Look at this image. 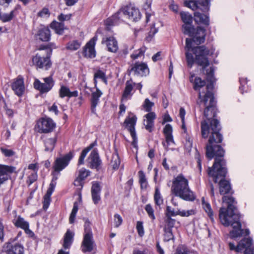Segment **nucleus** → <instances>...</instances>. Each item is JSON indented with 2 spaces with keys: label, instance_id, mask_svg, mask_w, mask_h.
Instances as JSON below:
<instances>
[{
  "label": "nucleus",
  "instance_id": "f257e3e1",
  "mask_svg": "<svg viewBox=\"0 0 254 254\" xmlns=\"http://www.w3.org/2000/svg\"><path fill=\"white\" fill-rule=\"evenodd\" d=\"M220 125L216 119L210 121V128L206 121L201 123V131L202 136L206 138L211 130V135L208 140V144L206 146V156L209 159H212L215 156V162L212 167L208 169V174L211 177L213 181L219 182V191L221 194H225L230 192L231 186L229 181L223 180L227 173L226 162L222 158L225 151L220 145L215 144L221 143L223 140V136L219 132Z\"/></svg>",
  "mask_w": 254,
  "mask_h": 254
},
{
  "label": "nucleus",
  "instance_id": "f03ea898",
  "mask_svg": "<svg viewBox=\"0 0 254 254\" xmlns=\"http://www.w3.org/2000/svg\"><path fill=\"white\" fill-rule=\"evenodd\" d=\"M203 68V72L206 74V79L210 83L205 87V90H201L205 85V81L200 77H196L194 74L190 73V81L193 84V88L199 92L198 99L197 104L200 107H205L204 116L209 119V117H215V101L214 95L212 92L213 88V83L215 81L214 76V68L212 66L209 68Z\"/></svg>",
  "mask_w": 254,
  "mask_h": 254
},
{
  "label": "nucleus",
  "instance_id": "7ed1b4c3",
  "mask_svg": "<svg viewBox=\"0 0 254 254\" xmlns=\"http://www.w3.org/2000/svg\"><path fill=\"white\" fill-rule=\"evenodd\" d=\"M223 202L227 204V207H222L220 209L219 216L220 222L225 226H231L233 227V230L230 232V237L236 239L242 236L243 230L240 222V216L235 211V199L232 196H224Z\"/></svg>",
  "mask_w": 254,
  "mask_h": 254
},
{
  "label": "nucleus",
  "instance_id": "20e7f679",
  "mask_svg": "<svg viewBox=\"0 0 254 254\" xmlns=\"http://www.w3.org/2000/svg\"><path fill=\"white\" fill-rule=\"evenodd\" d=\"M185 49L186 60L188 65L191 67L195 61V63L202 67H206L209 64L208 57H217L218 53L215 52L213 47L207 48L204 46L193 48L191 39H186Z\"/></svg>",
  "mask_w": 254,
  "mask_h": 254
},
{
  "label": "nucleus",
  "instance_id": "39448f33",
  "mask_svg": "<svg viewBox=\"0 0 254 254\" xmlns=\"http://www.w3.org/2000/svg\"><path fill=\"white\" fill-rule=\"evenodd\" d=\"M171 190L175 196L184 200L193 201L196 199L194 192L189 187V180L182 174L174 178Z\"/></svg>",
  "mask_w": 254,
  "mask_h": 254
},
{
  "label": "nucleus",
  "instance_id": "423d86ee",
  "mask_svg": "<svg viewBox=\"0 0 254 254\" xmlns=\"http://www.w3.org/2000/svg\"><path fill=\"white\" fill-rule=\"evenodd\" d=\"M140 18L139 10L132 5L129 4L122 6L117 13L108 18L105 23L106 25L112 26L118 24L127 19L132 21H137Z\"/></svg>",
  "mask_w": 254,
  "mask_h": 254
},
{
  "label": "nucleus",
  "instance_id": "0eeeda50",
  "mask_svg": "<svg viewBox=\"0 0 254 254\" xmlns=\"http://www.w3.org/2000/svg\"><path fill=\"white\" fill-rule=\"evenodd\" d=\"M137 121V117L131 112H129L128 116L126 117L124 125L125 128L130 132L132 138V144L134 147L136 148L137 145V137L136 136L135 126Z\"/></svg>",
  "mask_w": 254,
  "mask_h": 254
},
{
  "label": "nucleus",
  "instance_id": "6e6552de",
  "mask_svg": "<svg viewBox=\"0 0 254 254\" xmlns=\"http://www.w3.org/2000/svg\"><path fill=\"white\" fill-rule=\"evenodd\" d=\"M43 82L39 79H35L33 83L35 89L42 94L49 92L55 85V81L51 76L43 78Z\"/></svg>",
  "mask_w": 254,
  "mask_h": 254
},
{
  "label": "nucleus",
  "instance_id": "1a4fd4ad",
  "mask_svg": "<svg viewBox=\"0 0 254 254\" xmlns=\"http://www.w3.org/2000/svg\"><path fill=\"white\" fill-rule=\"evenodd\" d=\"M36 127L38 132L47 133L54 130L56 127V124L52 119L46 117L39 120Z\"/></svg>",
  "mask_w": 254,
  "mask_h": 254
},
{
  "label": "nucleus",
  "instance_id": "9d476101",
  "mask_svg": "<svg viewBox=\"0 0 254 254\" xmlns=\"http://www.w3.org/2000/svg\"><path fill=\"white\" fill-rule=\"evenodd\" d=\"M184 5L193 10H200L206 12L209 9V0H185Z\"/></svg>",
  "mask_w": 254,
  "mask_h": 254
},
{
  "label": "nucleus",
  "instance_id": "9b49d317",
  "mask_svg": "<svg viewBox=\"0 0 254 254\" xmlns=\"http://www.w3.org/2000/svg\"><path fill=\"white\" fill-rule=\"evenodd\" d=\"M188 35L192 38L191 39L192 44L194 43L196 45H199L205 41L206 30L200 26H198L196 29L193 26L190 34Z\"/></svg>",
  "mask_w": 254,
  "mask_h": 254
},
{
  "label": "nucleus",
  "instance_id": "f8f14e48",
  "mask_svg": "<svg viewBox=\"0 0 254 254\" xmlns=\"http://www.w3.org/2000/svg\"><path fill=\"white\" fill-rule=\"evenodd\" d=\"M97 39V36H94L83 48L82 54L85 58L92 59L96 57L95 47Z\"/></svg>",
  "mask_w": 254,
  "mask_h": 254
},
{
  "label": "nucleus",
  "instance_id": "ddd939ff",
  "mask_svg": "<svg viewBox=\"0 0 254 254\" xmlns=\"http://www.w3.org/2000/svg\"><path fill=\"white\" fill-rule=\"evenodd\" d=\"M73 156V153L70 152L62 157L57 158L54 163V170L59 172L64 170L68 165Z\"/></svg>",
  "mask_w": 254,
  "mask_h": 254
},
{
  "label": "nucleus",
  "instance_id": "4468645a",
  "mask_svg": "<svg viewBox=\"0 0 254 254\" xmlns=\"http://www.w3.org/2000/svg\"><path fill=\"white\" fill-rule=\"evenodd\" d=\"M181 18L184 24L183 25V30L185 34L190 35L192 29V17L188 12H181L180 13Z\"/></svg>",
  "mask_w": 254,
  "mask_h": 254
},
{
  "label": "nucleus",
  "instance_id": "2eb2a0df",
  "mask_svg": "<svg viewBox=\"0 0 254 254\" xmlns=\"http://www.w3.org/2000/svg\"><path fill=\"white\" fill-rule=\"evenodd\" d=\"M32 63L37 67L40 68H45V69H48L51 65V63L49 57H42L38 54L33 57Z\"/></svg>",
  "mask_w": 254,
  "mask_h": 254
},
{
  "label": "nucleus",
  "instance_id": "dca6fc26",
  "mask_svg": "<svg viewBox=\"0 0 254 254\" xmlns=\"http://www.w3.org/2000/svg\"><path fill=\"white\" fill-rule=\"evenodd\" d=\"M15 171L16 168L14 166L0 164V186L8 180L10 175Z\"/></svg>",
  "mask_w": 254,
  "mask_h": 254
},
{
  "label": "nucleus",
  "instance_id": "f3484780",
  "mask_svg": "<svg viewBox=\"0 0 254 254\" xmlns=\"http://www.w3.org/2000/svg\"><path fill=\"white\" fill-rule=\"evenodd\" d=\"M172 132L173 128L172 126L170 124H167L163 129V133L165 137V141L162 142L163 146L166 149L169 146L175 144Z\"/></svg>",
  "mask_w": 254,
  "mask_h": 254
},
{
  "label": "nucleus",
  "instance_id": "a211bd4d",
  "mask_svg": "<svg viewBox=\"0 0 254 254\" xmlns=\"http://www.w3.org/2000/svg\"><path fill=\"white\" fill-rule=\"evenodd\" d=\"M11 88L17 96L21 97L25 91L23 78L21 76H18L12 83Z\"/></svg>",
  "mask_w": 254,
  "mask_h": 254
},
{
  "label": "nucleus",
  "instance_id": "6ab92c4d",
  "mask_svg": "<svg viewBox=\"0 0 254 254\" xmlns=\"http://www.w3.org/2000/svg\"><path fill=\"white\" fill-rule=\"evenodd\" d=\"M74 234L73 232L68 230L64 236L63 247L64 250L61 249L60 250L58 254H69L68 251L67 249H69L73 240Z\"/></svg>",
  "mask_w": 254,
  "mask_h": 254
},
{
  "label": "nucleus",
  "instance_id": "aec40b11",
  "mask_svg": "<svg viewBox=\"0 0 254 254\" xmlns=\"http://www.w3.org/2000/svg\"><path fill=\"white\" fill-rule=\"evenodd\" d=\"M131 71L134 74L143 76L149 73V68L146 64L137 62L132 65Z\"/></svg>",
  "mask_w": 254,
  "mask_h": 254
},
{
  "label": "nucleus",
  "instance_id": "412c9836",
  "mask_svg": "<svg viewBox=\"0 0 254 254\" xmlns=\"http://www.w3.org/2000/svg\"><path fill=\"white\" fill-rule=\"evenodd\" d=\"M87 163L90 168L97 170L99 169L101 161L96 150H94L90 153L87 159Z\"/></svg>",
  "mask_w": 254,
  "mask_h": 254
},
{
  "label": "nucleus",
  "instance_id": "4be33fe9",
  "mask_svg": "<svg viewBox=\"0 0 254 254\" xmlns=\"http://www.w3.org/2000/svg\"><path fill=\"white\" fill-rule=\"evenodd\" d=\"M95 247L92 234L84 235V238L81 245V250L84 253L91 252Z\"/></svg>",
  "mask_w": 254,
  "mask_h": 254
},
{
  "label": "nucleus",
  "instance_id": "5701e85b",
  "mask_svg": "<svg viewBox=\"0 0 254 254\" xmlns=\"http://www.w3.org/2000/svg\"><path fill=\"white\" fill-rule=\"evenodd\" d=\"M14 225L17 228H20L27 234L32 233V232L29 229V224L23 218L20 216L16 217L13 221Z\"/></svg>",
  "mask_w": 254,
  "mask_h": 254
},
{
  "label": "nucleus",
  "instance_id": "b1692460",
  "mask_svg": "<svg viewBox=\"0 0 254 254\" xmlns=\"http://www.w3.org/2000/svg\"><path fill=\"white\" fill-rule=\"evenodd\" d=\"M102 42L106 45L109 52L116 53L118 50V42L113 36L103 38Z\"/></svg>",
  "mask_w": 254,
  "mask_h": 254
},
{
  "label": "nucleus",
  "instance_id": "393cba45",
  "mask_svg": "<svg viewBox=\"0 0 254 254\" xmlns=\"http://www.w3.org/2000/svg\"><path fill=\"white\" fill-rule=\"evenodd\" d=\"M96 91L92 93L91 110L92 113H96V108L99 103V98L103 94L102 91L96 87Z\"/></svg>",
  "mask_w": 254,
  "mask_h": 254
},
{
  "label": "nucleus",
  "instance_id": "a878e982",
  "mask_svg": "<svg viewBox=\"0 0 254 254\" xmlns=\"http://www.w3.org/2000/svg\"><path fill=\"white\" fill-rule=\"evenodd\" d=\"M6 248L7 249V254H24V250L22 245L16 244L12 245L11 243L6 244Z\"/></svg>",
  "mask_w": 254,
  "mask_h": 254
},
{
  "label": "nucleus",
  "instance_id": "bb28decb",
  "mask_svg": "<svg viewBox=\"0 0 254 254\" xmlns=\"http://www.w3.org/2000/svg\"><path fill=\"white\" fill-rule=\"evenodd\" d=\"M133 84L131 81H127L126 83V87L122 95V101L126 102L131 99L132 95L131 91L133 89Z\"/></svg>",
  "mask_w": 254,
  "mask_h": 254
},
{
  "label": "nucleus",
  "instance_id": "cd10ccee",
  "mask_svg": "<svg viewBox=\"0 0 254 254\" xmlns=\"http://www.w3.org/2000/svg\"><path fill=\"white\" fill-rule=\"evenodd\" d=\"M146 121H144V126L146 129L151 132L154 127V120L156 118V115L154 112H150L145 115Z\"/></svg>",
  "mask_w": 254,
  "mask_h": 254
},
{
  "label": "nucleus",
  "instance_id": "c85d7f7f",
  "mask_svg": "<svg viewBox=\"0 0 254 254\" xmlns=\"http://www.w3.org/2000/svg\"><path fill=\"white\" fill-rule=\"evenodd\" d=\"M194 19L197 23L202 24L206 26L209 24V18L207 14L202 13L199 11L194 12Z\"/></svg>",
  "mask_w": 254,
  "mask_h": 254
},
{
  "label": "nucleus",
  "instance_id": "c756f323",
  "mask_svg": "<svg viewBox=\"0 0 254 254\" xmlns=\"http://www.w3.org/2000/svg\"><path fill=\"white\" fill-rule=\"evenodd\" d=\"M78 91L76 90L73 91H70L69 88L66 86H65L63 85L61 86V88L59 90V96L63 98L65 97H68L69 98H71L72 97H77L78 96Z\"/></svg>",
  "mask_w": 254,
  "mask_h": 254
},
{
  "label": "nucleus",
  "instance_id": "7c9ffc66",
  "mask_svg": "<svg viewBox=\"0 0 254 254\" xmlns=\"http://www.w3.org/2000/svg\"><path fill=\"white\" fill-rule=\"evenodd\" d=\"M39 39L43 42H48L51 39V31L48 27L40 28L37 33Z\"/></svg>",
  "mask_w": 254,
  "mask_h": 254
},
{
  "label": "nucleus",
  "instance_id": "2f4dec72",
  "mask_svg": "<svg viewBox=\"0 0 254 254\" xmlns=\"http://www.w3.org/2000/svg\"><path fill=\"white\" fill-rule=\"evenodd\" d=\"M57 142V136L47 138L44 140L45 151L51 152L54 149Z\"/></svg>",
  "mask_w": 254,
  "mask_h": 254
},
{
  "label": "nucleus",
  "instance_id": "473e14b6",
  "mask_svg": "<svg viewBox=\"0 0 254 254\" xmlns=\"http://www.w3.org/2000/svg\"><path fill=\"white\" fill-rule=\"evenodd\" d=\"M201 202H202V207L203 210L207 213V215L211 219V220L213 221L214 214H213V211L211 208V205L210 204V203L208 202L205 201L204 197L202 198Z\"/></svg>",
  "mask_w": 254,
  "mask_h": 254
},
{
  "label": "nucleus",
  "instance_id": "72a5a7b5",
  "mask_svg": "<svg viewBox=\"0 0 254 254\" xmlns=\"http://www.w3.org/2000/svg\"><path fill=\"white\" fill-rule=\"evenodd\" d=\"M50 27L54 30L55 32L59 35L63 34L64 29L63 23L58 22L56 21H54L51 23Z\"/></svg>",
  "mask_w": 254,
  "mask_h": 254
},
{
  "label": "nucleus",
  "instance_id": "f704fd0d",
  "mask_svg": "<svg viewBox=\"0 0 254 254\" xmlns=\"http://www.w3.org/2000/svg\"><path fill=\"white\" fill-rule=\"evenodd\" d=\"M151 1L149 0H145L142 5V8L145 11L146 21L148 22L150 17L153 15V12L151 9Z\"/></svg>",
  "mask_w": 254,
  "mask_h": 254
},
{
  "label": "nucleus",
  "instance_id": "c9c22d12",
  "mask_svg": "<svg viewBox=\"0 0 254 254\" xmlns=\"http://www.w3.org/2000/svg\"><path fill=\"white\" fill-rule=\"evenodd\" d=\"M98 79H100L102 80L106 84H107V80L105 72L101 70H97L94 73V82L95 84V87L97 86Z\"/></svg>",
  "mask_w": 254,
  "mask_h": 254
},
{
  "label": "nucleus",
  "instance_id": "e433bc0d",
  "mask_svg": "<svg viewBox=\"0 0 254 254\" xmlns=\"http://www.w3.org/2000/svg\"><path fill=\"white\" fill-rule=\"evenodd\" d=\"M139 182L141 189H146L148 187V182L143 171L140 170L138 172Z\"/></svg>",
  "mask_w": 254,
  "mask_h": 254
},
{
  "label": "nucleus",
  "instance_id": "4c0bfd02",
  "mask_svg": "<svg viewBox=\"0 0 254 254\" xmlns=\"http://www.w3.org/2000/svg\"><path fill=\"white\" fill-rule=\"evenodd\" d=\"M81 46V43L78 40H73L69 41L66 44V49L70 51H76L78 50Z\"/></svg>",
  "mask_w": 254,
  "mask_h": 254
},
{
  "label": "nucleus",
  "instance_id": "58836bf2",
  "mask_svg": "<svg viewBox=\"0 0 254 254\" xmlns=\"http://www.w3.org/2000/svg\"><path fill=\"white\" fill-rule=\"evenodd\" d=\"M146 48L144 46H142L139 49L135 50L131 55L130 58L132 60H136L144 57V53Z\"/></svg>",
  "mask_w": 254,
  "mask_h": 254
},
{
  "label": "nucleus",
  "instance_id": "ea45409f",
  "mask_svg": "<svg viewBox=\"0 0 254 254\" xmlns=\"http://www.w3.org/2000/svg\"><path fill=\"white\" fill-rule=\"evenodd\" d=\"M16 10V8H15L14 10L10 11L9 13H4L1 15H0V19L3 22H9L11 20L13 19L15 13V11ZM1 30V28L0 27V31Z\"/></svg>",
  "mask_w": 254,
  "mask_h": 254
},
{
  "label": "nucleus",
  "instance_id": "a19ab883",
  "mask_svg": "<svg viewBox=\"0 0 254 254\" xmlns=\"http://www.w3.org/2000/svg\"><path fill=\"white\" fill-rule=\"evenodd\" d=\"M154 200L155 204L158 206H161L163 203V198L158 187H156L155 188V191L154 194Z\"/></svg>",
  "mask_w": 254,
  "mask_h": 254
},
{
  "label": "nucleus",
  "instance_id": "79ce46f5",
  "mask_svg": "<svg viewBox=\"0 0 254 254\" xmlns=\"http://www.w3.org/2000/svg\"><path fill=\"white\" fill-rule=\"evenodd\" d=\"M183 133L186 140L185 143V148L188 150V151H190L192 147V139L191 136L188 134L187 131L186 133L183 130Z\"/></svg>",
  "mask_w": 254,
  "mask_h": 254
},
{
  "label": "nucleus",
  "instance_id": "37998d69",
  "mask_svg": "<svg viewBox=\"0 0 254 254\" xmlns=\"http://www.w3.org/2000/svg\"><path fill=\"white\" fill-rule=\"evenodd\" d=\"M121 163V161L119 155L117 153H115L113 154L112 160L111 161V165L114 170H117L119 168Z\"/></svg>",
  "mask_w": 254,
  "mask_h": 254
},
{
  "label": "nucleus",
  "instance_id": "c03bdc74",
  "mask_svg": "<svg viewBox=\"0 0 254 254\" xmlns=\"http://www.w3.org/2000/svg\"><path fill=\"white\" fill-rule=\"evenodd\" d=\"M154 103L149 100L148 98L145 99L142 105V109L147 112H151L152 108L154 106Z\"/></svg>",
  "mask_w": 254,
  "mask_h": 254
},
{
  "label": "nucleus",
  "instance_id": "a18cd8bd",
  "mask_svg": "<svg viewBox=\"0 0 254 254\" xmlns=\"http://www.w3.org/2000/svg\"><path fill=\"white\" fill-rule=\"evenodd\" d=\"M240 90L241 92L243 94L244 92H247L249 91V87L247 85V79L246 78L241 77L240 78Z\"/></svg>",
  "mask_w": 254,
  "mask_h": 254
},
{
  "label": "nucleus",
  "instance_id": "49530a36",
  "mask_svg": "<svg viewBox=\"0 0 254 254\" xmlns=\"http://www.w3.org/2000/svg\"><path fill=\"white\" fill-rule=\"evenodd\" d=\"M90 171L82 168L78 170L77 177L82 181L84 180L87 177L90 176Z\"/></svg>",
  "mask_w": 254,
  "mask_h": 254
},
{
  "label": "nucleus",
  "instance_id": "de8ad7c7",
  "mask_svg": "<svg viewBox=\"0 0 254 254\" xmlns=\"http://www.w3.org/2000/svg\"><path fill=\"white\" fill-rule=\"evenodd\" d=\"M77 211L78 204L77 202H75L73 204V207L69 217V221L70 224L74 223Z\"/></svg>",
  "mask_w": 254,
  "mask_h": 254
},
{
  "label": "nucleus",
  "instance_id": "09e8293b",
  "mask_svg": "<svg viewBox=\"0 0 254 254\" xmlns=\"http://www.w3.org/2000/svg\"><path fill=\"white\" fill-rule=\"evenodd\" d=\"M179 209L175 210V209L170 206L166 207V217H171L179 215Z\"/></svg>",
  "mask_w": 254,
  "mask_h": 254
},
{
  "label": "nucleus",
  "instance_id": "8fccbe9b",
  "mask_svg": "<svg viewBox=\"0 0 254 254\" xmlns=\"http://www.w3.org/2000/svg\"><path fill=\"white\" fill-rule=\"evenodd\" d=\"M175 221V220L172 219L171 217H166L165 220V224L164 229L172 230V228L174 226Z\"/></svg>",
  "mask_w": 254,
  "mask_h": 254
},
{
  "label": "nucleus",
  "instance_id": "3c124183",
  "mask_svg": "<svg viewBox=\"0 0 254 254\" xmlns=\"http://www.w3.org/2000/svg\"><path fill=\"white\" fill-rule=\"evenodd\" d=\"M186 115L185 110L183 108H181L179 112V116L182 121V129L184 132H187V127L185 123V117Z\"/></svg>",
  "mask_w": 254,
  "mask_h": 254
},
{
  "label": "nucleus",
  "instance_id": "603ef678",
  "mask_svg": "<svg viewBox=\"0 0 254 254\" xmlns=\"http://www.w3.org/2000/svg\"><path fill=\"white\" fill-rule=\"evenodd\" d=\"M196 211L194 209L188 210L179 209V215L181 217H189L190 216L194 215Z\"/></svg>",
  "mask_w": 254,
  "mask_h": 254
},
{
  "label": "nucleus",
  "instance_id": "864d4df0",
  "mask_svg": "<svg viewBox=\"0 0 254 254\" xmlns=\"http://www.w3.org/2000/svg\"><path fill=\"white\" fill-rule=\"evenodd\" d=\"M164 241L168 242L171 240H174V237L172 233V230L164 229Z\"/></svg>",
  "mask_w": 254,
  "mask_h": 254
},
{
  "label": "nucleus",
  "instance_id": "5fc2aeb1",
  "mask_svg": "<svg viewBox=\"0 0 254 254\" xmlns=\"http://www.w3.org/2000/svg\"><path fill=\"white\" fill-rule=\"evenodd\" d=\"M29 175L28 177V180L27 183L30 185L33 183L37 179V173L36 171H32L31 172H28Z\"/></svg>",
  "mask_w": 254,
  "mask_h": 254
},
{
  "label": "nucleus",
  "instance_id": "6e6d98bb",
  "mask_svg": "<svg viewBox=\"0 0 254 254\" xmlns=\"http://www.w3.org/2000/svg\"><path fill=\"white\" fill-rule=\"evenodd\" d=\"M38 16L42 18H47L50 15V12L48 8L44 7L42 10L38 12Z\"/></svg>",
  "mask_w": 254,
  "mask_h": 254
},
{
  "label": "nucleus",
  "instance_id": "4d7b16f0",
  "mask_svg": "<svg viewBox=\"0 0 254 254\" xmlns=\"http://www.w3.org/2000/svg\"><path fill=\"white\" fill-rule=\"evenodd\" d=\"M123 223V218L119 214L114 215V225L115 227H119Z\"/></svg>",
  "mask_w": 254,
  "mask_h": 254
},
{
  "label": "nucleus",
  "instance_id": "13d9d810",
  "mask_svg": "<svg viewBox=\"0 0 254 254\" xmlns=\"http://www.w3.org/2000/svg\"><path fill=\"white\" fill-rule=\"evenodd\" d=\"M101 188L98 182H93L91 188V193H101Z\"/></svg>",
  "mask_w": 254,
  "mask_h": 254
},
{
  "label": "nucleus",
  "instance_id": "bf43d9fd",
  "mask_svg": "<svg viewBox=\"0 0 254 254\" xmlns=\"http://www.w3.org/2000/svg\"><path fill=\"white\" fill-rule=\"evenodd\" d=\"M145 210L151 219L152 220H154L155 219V217L154 214V210L150 204H147L145 206Z\"/></svg>",
  "mask_w": 254,
  "mask_h": 254
},
{
  "label": "nucleus",
  "instance_id": "052dcab7",
  "mask_svg": "<svg viewBox=\"0 0 254 254\" xmlns=\"http://www.w3.org/2000/svg\"><path fill=\"white\" fill-rule=\"evenodd\" d=\"M136 230L138 235L140 237H142L144 235V227L143 226V222L141 221H137L136 223Z\"/></svg>",
  "mask_w": 254,
  "mask_h": 254
},
{
  "label": "nucleus",
  "instance_id": "680f3d73",
  "mask_svg": "<svg viewBox=\"0 0 254 254\" xmlns=\"http://www.w3.org/2000/svg\"><path fill=\"white\" fill-rule=\"evenodd\" d=\"M92 199L95 204H98L101 200V193H91Z\"/></svg>",
  "mask_w": 254,
  "mask_h": 254
},
{
  "label": "nucleus",
  "instance_id": "e2e57ef3",
  "mask_svg": "<svg viewBox=\"0 0 254 254\" xmlns=\"http://www.w3.org/2000/svg\"><path fill=\"white\" fill-rule=\"evenodd\" d=\"M51 196L47 195H45L44 197V201H43V209L45 210H46L49 206L50 201H51Z\"/></svg>",
  "mask_w": 254,
  "mask_h": 254
},
{
  "label": "nucleus",
  "instance_id": "0e129e2a",
  "mask_svg": "<svg viewBox=\"0 0 254 254\" xmlns=\"http://www.w3.org/2000/svg\"><path fill=\"white\" fill-rule=\"evenodd\" d=\"M0 150L1 153L6 157H11L14 154V152L11 149L1 148Z\"/></svg>",
  "mask_w": 254,
  "mask_h": 254
},
{
  "label": "nucleus",
  "instance_id": "69168bd1",
  "mask_svg": "<svg viewBox=\"0 0 254 254\" xmlns=\"http://www.w3.org/2000/svg\"><path fill=\"white\" fill-rule=\"evenodd\" d=\"M175 254H192L188 249L186 248H178Z\"/></svg>",
  "mask_w": 254,
  "mask_h": 254
},
{
  "label": "nucleus",
  "instance_id": "338daca9",
  "mask_svg": "<svg viewBox=\"0 0 254 254\" xmlns=\"http://www.w3.org/2000/svg\"><path fill=\"white\" fill-rule=\"evenodd\" d=\"M84 235L92 234L90 227V223L88 221H86L84 225Z\"/></svg>",
  "mask_w": 254,
  "mask_h": 254
},
{
  "label": "nucleus",
  "instance_id": "774afa93",
  "mask_svg": "<svg viewBox=\"0 0 254 254\" xmlns=\"http://www.w3.org/2000/svg\"><path fill=\"white\" fill-rule=\"evenodd\" d=\"M71 17V14H70L65 15V14L62 13L59 15L58 18L59 20H60L61 21H63L64 20H67L70 19Z\"/></svg>",
  "mask_w": 254,
  "mask_h": 254
}]
</instances>
